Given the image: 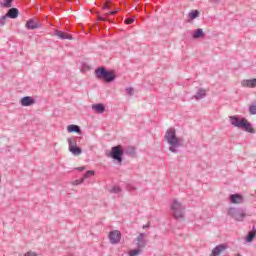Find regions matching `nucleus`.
<instances>
[{
    "label": "nucleus",
    "instance_id": "obj_23",
    "mask_svg": "<svg viewBox=\"0 0 256 256\" xmlns=\"http://www.w3.org/2000/svg\"><path fill=\"white\" fill-rule=\"evenodd\" d=\"M13 1L14 0H4V2L0 3V7H3L4 9H11V7H13Z\"/></svg>",
    "mask_w": 256,
    "mask_h": 256
},
{
    "label": "nucleus",
    "instance_id": "obj_16",
    "mask_svg": "<svg viewBox=\"0 0 256 256\" xmlns=\"http://www.w3.org/2000/svg\"><path fill=\"white\" fill-rule=\"evenodd\" d=\"M242 87H250L251 89L256 87V78L243 80L241 82Z\"/></svg>",
    "mask_w": 256,
    "mask_h": 256
},
{
    "label": "nucleus",
    "instance_id": "obj_40",
    "mask_svg": "<svg viewBox=\"0 0 256 256\" xmlns=\"http://www.w3.org/2000/svg\"><path fill=\"white\" fill-rule=\"evenodd\" d=\"M143 229H149V224L144 225V226H143Z\"/></svg>",
    "mask_w": 256,
    "mask_h": 256
},
{
    "label": "nucleus",
    "instance_id": "obj_31",
    "mask_svg": "<svg viewBox=\"0 0 256 256\" xmlns=\"http://www.w3.org/2000/svg\"><path fill=\"white\" fill-rule=\"evenodd\" d=\"M110 193H121V187H119V186H114V187L111 189Z\"/></svg>",
    "mask_w": 256,
    "mask_h": 256
},
{
    "label": "nucleus",
    "instance_id": "obj_27",
    "mask_svg": "<svg viewBox=\"0 0 256 256\" xmlns=\"http://www.w3.org/2000/svg\"><path fill=\"white\" fill-rule=\"evenodd\" d=\"M93 175H95V171L93 170H88L85 174H84V179H89V177H93Z\"/></svg>",
    "mask_w": 256,
    "mask_h": 256
},
{
    "label": "nucleus",
    "instance_id": "obj_9",
    "mask_svg": "<svg viewBox=\"0 0 256 256\" xmlns=\"http://www.w3.org/2000/svg\"><path fill=\"white\" fill-rule=\"evenodd\" d=\"M136 242V247L138 249H145V247H147V241L145 240V234L144 233H140L138 235V237L135 239Z\"/></svg>",
    "mask_w": 256,
    "mask_h": 256
},
{
    "label": "nucleus",
    "instance_id": "obj_15",
    "mask_svg": "<svg viewBox=\"0 0 256 256\" xmlns=\"http://www.w3.org/2000/svg\"><path fill=\"white\" fill-rule=\"evenodd\" d=\"M5 15L8 17V19H17V17H19V9L10 7Z\"/></svg>",
    "mask_w": 256,
    "mask_h": 256
},
{
    "label": "nucleus",
    "instance_id": "obj_37",
    "mask_svg": "<svg viewBox=\"0 0 256 256\" xmlns=\"http://www.w3.org/2000/svg\"><path fill=\"white\" fill-rule=\"evenodd\" d=\"M127 189H128V191H135L136 188L131 185H128Z\"/></svg>",
    "mask_w": 256,
    "mask_h": 256
},
{
    "label": "nucleus",
    "instance_id": "obj_25",
    "mask_svg": "<svg viewBox=\"0 0 256 256\" xmlns=\"http://www.w3.org/2000/svg\"><path fill=\"white\" fill-rule=\"evenodd\" d=\"M141 251H142L141 248H136V249L130 250L129 256L141 255Z\"/></svg>",
    "mask_w": 256,
    "mask_h": 256
},
{
    "label": "nucleus",
    "instance_id": "obj_22",
    "mask_svg": "<svg viewBox=\"0 0 256 256\" xmlns=\"http://www.w3.org/2000/svg\"><path fill=\"white\" fill-rule=\"evenodd\" d=\"M192 37L193 39H201V37H205V32H203V29L198 28L193 32Z\"/></svg>",
    "mask_w": 256,
    "mask_h": 256
},
{
    "label": "nucleus",
    "instance_id": "obj_36",
    "mask_svg": "<svg viewBox=\"0 0 256 256\" xmlns=\"http://www.w3.org/2000/svg\"><path fill=\"white\" fill-rule=\"evenodd\" d=\"M108 15H117V10L110 11L109 13L106 14V17Z\"/></svg>",
    "mask_w": 256,
    "mask_h": 256
},
{
    "label": "nucleus",
    "instance_id": "obj_32",
    "mask_svg": "<svg viewBox=\"0 0 256 256\" xmlns=\"http://www.w3.org/2000/svg\"><path fill=\"white\" fill-rule=\"evenodd\" d=\"M83 181H85L84 177H82L79 180H75L74 182H72V185H81V183H83Z\"/></svg>",
    "mask_w": 256,
    "mask_h": 256
},
{
    "label": "nucleus",
    "instance_id": "obj_20",
    "mask_svg": "<svg viewBox=\"0 0 256 256\" xmlns=\"http://www.w3.org/2000/svg\"><path fill=\"white\" fill-rule=\"evenodd\" d=\"M137 148H135V146H128L125 150H124V155H128L129 157H135V155L137 154Z\"/></svg>",
    "mask_w": 256,
    "mask_h": 256
},
{
    "label": "nucleus",
    "instance_id": "obj_18",
    "mask_svg": "<svg viewBox=\"0 0 256 256\" xmlns=\"http://www.w3.org/2000/svg\"><path fill=\"white\" fill-rule=\"evenodd\" d=\"M92 110L101 115L105 113V105L103 103L94 104L92 105Z\"/></svg>",
    "mask_w": 256,
    "mask_h": 256
},
{
    "label": "nucleus",
    "instance_id": "obj_7",
    "mask_svg": "<svg viewBox=\"0 0 256 256\" xmlns=\"http://www.w3.org/2000/svg\"><path fill=\"white\" fill-rule=\"evenodd\" d=\"M69 151L72 155H81L83 153V149L77 146V138H68Z\"/></svg>",
    "mask_w": 256,
    "mask_h": 256
},
{
    "label": "nucleus",
    "instance_id": "obj_28",
    "mask_svg": "<svg viewBox=\"0 0 256 256\" xmlns=\"http://www.w3.org/2000/svg\"><path fill=\"white\" fill-rule=\"evenodd\" d=\"M112 6L113 3L111 2V0H107L106 3L103 5L102 9H111Z\"/></svg>",
    "mask_w": 256,
    "mask_h": 256
},
{
    "label": "nucleus",
    "instance_id": "obj_10",
    "mask_svg": "<svg viewBox=\"0 0 256 256\" xmlns=\"http://www.w3.org/2000/svg\"><path fill=\"white\" fill-rule=\"evenodd\" d=\"M230 203H232L233 205H239L241 203H244L245 198L243 197V195L236 193V194H231L230 197Z\"/></svg>",
    "mask_w": 256,
    "mask_h": 256
},
{
    "label": "nucleus",
    "instance_id": "obj_41",
    "mask_svg": "<svg viewBox=\"0 0 256 256\" xmlns=\"http://www.w3.org/2000/svg\"><path fill=\"white\" fill-rule=\"evenodd\" d=\"M236 256H243V255H241V254L238 253Z\"/></svg>",
    "mask_w": 256,
    "mask_h": 256
},
{
    "label": "nucleus",
    "instance_id": "obj_17",
    "mask_svg": "<svg viewBox=\"0 0 256 256\" xmlns=\"http://www.w3.org/2000/svg\"><path fill=\"white\" fill-rule=\"evenodd\" d=\"M196 101H200V99H205L207 97V90L203 88H199L196 92V95L193 96Z\"/></svg>",
    "mask_w": 256,
    "mask_h": 256
},
{
    "label": "nucleus",
    "instance_id": "obj_26",
    "mask_svg": "<svg viewBox=\"0 0 256 256\" xmlns=\"http://www.w3.org/2000/svg\"><path fill=\"white\" fill-rule=\"evenodd\" d=\"M249 113H250V115H256V103L255 102L249 106Z\"/></svg>",
    "mask_w": 256,
    "mask_h": 256
},
{
    "label": "nucleus",
    "instance_id": "obj_8",
    "mask_svg": "<svg viewBox=\"0 0 256 256\" xmlns=\"http://www.w3.org/2000/svg\"><path fill=\"white\" fill-rule=\"evenodd\" d=\"M110 243L112 245H117L121 242V232L119 230H114L109 233Z\"/></svg>",
    "mask_w": 256,
    "mask_h": 256
},
{
    "label": "nucleus",
    "instance_id": "obj_6",
    "mask_svg": "<svg viewBox=\"0 0 256 256\" xmlns=\"http://www.w3.org/2000/svg\"><path fill=\"white\" fill-rule=\"evenodd\" d=\"M227 215L232 219H235V221H243V219L247 217V214L245 213L244 208H235V207L229 208Z\"/></svg>",
    "mask_w": 256,
    "mask_h": 256
},
{
    "label": "nucleus",
    "instance_id": "obj_13",
    "mask_svg": "<svg viewBox=\"0 0 256 256\" xmlns=\"http://www.w3.org/2000/svg\"><path fill=\"white\" fill-rule=\"evenodd\" d=\"M20 103L22 107H31V105H35V99L31 96H24L21 98Z\"/></svg>",
    "mask_w": 256,
    "mask_h": 256
},
{
    "label": "nucleus",
    "instance_id": "obj_38",
    "mask_svg": "<svg viewBox=\"0 0 256 256\" xmlns=\"http://www.w3.org/2000/svg\"><path fill=\"white\" fill-rule=\"evenodd\" d=\"M76 171H85V166H82V167H77L76 168Z\"/></svg>",
    "mask_w": 256,
    "mask_h": 256
},
{
    "label": "nucleus",
    "instance_id": "obj_39",
    "mask_svg": "<svg viewBox=\"0 0 256 256\" xmlns=\"http://www.w3.org/2000/svg\"><path fill=\"white\" fill-rule=\"evenodd\" d=\"M210 3H216V4H218V3H220V0H210Z\"/></svg>",
    "mask_w": 256,
    "mask_h": 256
},
{
    "label": "nucleus",
    "instance_id": "obj_1",
    "mask_svg": "<svg viewBox=\"0 0 256 256\" xmlns=\"http://www.w3.org/2000/svg\"><path fill=\"white\" fill-rule=\"evenodd\" d=\"M164 141L168 143L169 146V151L171 153H179V148L183 147V138H178L177 137V131L175 128H169L165 135H164Z\"/></svg>",
    "mask_w": 256,
    "mask_h": 256
},
{
    "label": "nucleus",
    "instance_id": "obj_33",
    "mask_svg": "<svg viewBox=\"0 0 256 256\" xmlns=\"http://www.w3.org/2000/svg\"><path fill=\"white\" fill-rule=\"evenodd\" d=\"M24 256H39L37 255V252H33V251H28L24 254Z\"/></svg>",
    "mask_w": 256,
    "mask_h": 256
},
{
    "label": "nucleus",
    "instance_id": "obj_14",
    "mask_svg": "<svg viewBox=\"0 0 256 256\" xmlns=\"http://www.w3.org/2000/svg\"><path fill=\"white\" fill-rule=\"evenodd\" d=\"M227 244H219L215 248H213L210 256H219L223 251H226Z\"/></svg>",
    "mask_w": 256,
    "mask_h": 256
},
{
    "label": "nucleus",
    "instance_id": "obj_21",
    "mask_svg": "<svg viewBox=\"0 0 256 256\" xmlns=\"http://www.w3.org/2000/svg\"><path fill=\"white\" fill-rule=\"evenodd\" d=\"M256 237V229L255 226H253L252 230L248 232L246 236V243H251L253 239Z\"/></svg>",
    "mask_w": 256,
    "mask_h": 256
},
{
    "label": "nucleus",
    "instance_id": "obj_24",
    "mask_svg": "<svg viewBox=\"0 0 256 256\" xmlns=\"http://www.w3.org/2000/svg\"><path fill=\"white\" fill-rule=\"evenodd\" d=\"M199 14H200L199 10H192L188 14V17H189L190 21H193L194 19H197V17H199Z\"/></svg>",
    "mask_w": 256,
    "mask_h": 256
},
{
    "label": "nucleus",
    "instance_id": "obj_12",
    "mask_svg": "<svg viewBox=\"0 0 256 256\" xmlns=\"http://www.w3.org/2000/svg\"><path fill=\"white\" fill-rule=\"evenodd\" d=\"M54 35L58 37V39H62V40L68 39L69 41H73V36L71 34L67 32H63L61 30H55Z\"/></svg>",
    "mask_w": 256,
    "mask_h": 256
},
{
    "label": "nucleus",
    "instance_id": "obj_34",
    "mask_svg": "<svg viewBox=\"0 0 256 256\" xmlns=\"http://www.w3.org/2000/svg\"><path fill=\"white\" fill-rule=\"evenodd\" d=\"M134 22H135V19H133V18H127V19L125 20L126 25H131V24L134 23Z\"/></svg>",
    "mask_w": 256,
    "mask_h": 256
},
{
    "label": "nucleus",
    "instance_id": "obj_3",
    "mask_svg": "<svg viewBox=\"0 0 256 256\" xmlns=\"http://www.w3.org/2000/svg\"><path fill=\"white\" fill-rule=\"evenodd\" d=\"M95 76L97 79H102L105 83H113L117 79L115 72L108 70L105 67H98L95 69Z\"/></svg>",
    "mask_w": 256,
    "mask_h": 256
},
{
    "label": "nucleus",
    "instance_id": "obj_30",
    "mask_svg": "<svg viewBox=\"0 0 256 256\" xmlns=\"http://www.w3.org/2000/svg\"><path fill=\"white\" fill-rule=\"evenodd\" d=\"M126 92L127 95H129L130 97H133V95H135V90L133 89V87L126 88Z\"/></svg>",
    "mask_w": 256,
    "mask_h": 256
},
{
    "label": "nucleus",
    "instance_id": "obj_4",
    "mask_svg": "<svg viewBox=\"0 0 256 256\" xmlns=\"http://www.w3.org/2000/svg\"><path fill=\"white\" fill-rule=\"evenodd\" d=\"M170 209L172 211V216L174 219H183L185 217V207H183V204L179 202V200L174 199Z\"/></svg>",
    "mask_w": 256,
    "mask_h": 256
},
{
    "label": "nucleus",
    "instance_id": "obj_35",
    "mask_svg": "<svg viewBox=\"0 0 256 256\" xmlns=\"http://www.w3.org/2000/svg\"><path fill=\"white\" fill-rule=\"evenodd\" d=\"M98 21H111V20L107 19V17L98 15Z\"/></svg>",
    "mask_w": 256,
    "mask_h": 256
},
{
    "label": "nucleus",
    "instance_id": "obj_29",
    "mask_svg": "<svg viewBox=\"0 0 256 256\" xmlns=\"http://www.w3.org/2000/svg\"><path fill=\"white\" fill-rule=\"evenodd\" d=\"M8 17L7 15H3L2 17H0V27H3L7 21Z\"/></svg>",
    "mask_w": 256,
    "mask_h": 256
},
{
    "label": "nucleus",
    "instance_id": "obj_11",
    "mask_svg": "<svg viewBox=\"0 0 256 256\" xmlns=\"http://www.w3.org/2000/svg\"><path fill=\"white\" fill-rule=\"evenodd\" d=\"M43 24H41V22L35 21V19L31 18L30 20H28L26 22V29L28 30H35V29H39V27H42Z\"/></svg>",
    "mask_w": 256,
    "mask_h": 256
},
{
    "label": "nucleus",
    "instance_id": "obj_2",
    "mask_svg": "<svg viewBox=\"0 0 256 256\" xmlns=\"http://www.w3.org/2000/svg\"><path fill=\"white\" fill-rule=\"evenodd\" d=\"M230 123L233 127L237 129H243L246 133L255 134V128L253 124L248 122L246 118H240L239 116H229Z\"/></svg>",
    "mask_w": 256,
    "mask_h": 256
},
{
    "label": "nucleus",
    "instance_id": "obj_5",
    "mask_svg": "<svg viewBox=\"0 0 256 256\" xmlns=\"http://www.w3.org/2000/svg\"><path fill=\"white\" fill-rule=\"evenodd\" d=\"M107 157H110L117 163H123V156L125 155V149L122 145H117L111 148V151L106 154Z\"/></svg>",
    "mask_w": 256,
    "mask_h": 256
},
{
    "label": "nucleus",
    "instance_id": "obj_19",
    "mask_svg": "<svg viewBox=\"0 0 256 256\" xmlns=\"http://www.w3.org/2000/svg\"><path fill=\"white\" fill-rule=\"evenodd\" d=\"M68 133H78L81 135V127L79 125L71 124L67 126Z\"/></svg>",
    "mask_w": 256,
    "mask_h": 256
}]
</instances>
